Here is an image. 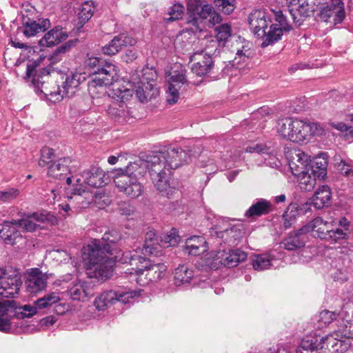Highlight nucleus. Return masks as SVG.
I'll return each instance as SVG.
<instances>
[{
  "label": "nucleus",
  "instance_id": "5fc2aeb1",
  "mask_svg": "<svg viewBox=\"0 0 353 353\" xmlns=\"http://www.w3.org/2000/svg\"><path fill=\"white\" fill-rule=\"evenodd\" d=\"M184 7L180 3L174 4L168 9L169 17H165V22H172L182 18L183 15Z\"/></svg>",
  "mask_w": 353,
  "mask_h": 353
},
{
  "label": "nucleus",
  "instance_id": "2f4dec72",
  "mask_svg": "<svg viewBox=\"0 0 353 353\" xmlns=\"http://www.w3.org/2000/svg\"><path fill=\"white\" fill-rule=\"evenodd\" d=\"M185 250L189 254L199 255L208 250V243L203 236H193L186 240Z\"/></svg>",
  "mask_w": 353,
  "mask_h": 353
},
{
  "label": "nucleus",
  "instance_id": "e2e57ef3",
  "mask_svg": "<svg viewBox=\"0 0 353 353\" xmlns=\"http://www.w3.org/2000/svg\"><path fill=\"white\" fill-rule=\"evenodd\" d=\"M335 165L336 170L343 175L346 176L347 175V172H349L351 168L353 167L352 161H346L344 159H340V161H337L336 157H335Z\"/></svg>",
  "mask_w": 353,
  "mask_h": 353
},
{
  "label": "nucleus",
  "instance_id": "58836bf2",
  "mask_svg": "<svg viewBox=\"0 0 353 353\" xmlns=\"http://www.w3.org/2000/svg\"><path fill=\"white\" fill-rule=\"evenodd\" d=\"M252 57V52L249 46V43H244L241 48H237L235 57L230 61L232 67L240 68L241 66L246 63Z\"/></svg>",
  "mask_w": 353,
  "mask_h": 353
},
{
  "label": "nucleus",
  "instance_id": "2eb2a0df",
  "mask_svg": "<svg viewBox=\"0 0 353 353\" xmlns=\"http://www.w3.org/2000/svg\"><path fill=\"white\" fill-rule=\"evenodd\" d=\"M316 130V123L295 119L294 121L292 131L290 132L291 135L290 141L298 143H303L314 136Z\"/></svg>",
  "mask_w": 353,
  "mask_h": 353
},
{
  "label": "nucleus",
  "instance_id": "e433bc0d",
  "mask_svg": "<svg viewBox=\"0 0 353 353\" xmlns=\"http://www.w3.org/2000/svg\"><path fill=\"white\" fill-rule=\"evenodd\" d=\"M117 291L107 290L96 297L94 304L99 311H103L117 303Z\"/></svg>",
  "mask_w": 353,
  "mask_h": 353
},
{
  "label": "nucleus",
  "instance_id": "052dcab7",
  "mask_svg": "<svg viewBox=\"0 0 353 353\" xmlns=\"http://www.w3.org/2000/svg\"><path fill=\"white\" fill-rule=\"evenodd\" d=\"M334 320H336V312L327 310L321 311L319 314V321L324 325H329Z\"/></svg>",
  "mask_w": 353,
  "mask_h": 353
},
{
  "label": "nucleus",
  "instance_id": "7c9ffc66",
  "mask_svg": "<svg viewBox=\"0 0 353 353\" xmlns=\"http://www.w3.org/2000/svg\"><path fill=\"white\" fill-rule=\"evenodd\" d=\"M68 294L73 301H84L88 296L92 295L90 284L85 281H79L74 283L68 291Z\"/></svg>",
  "mask_w": 353,
  "mask_h": 353
},
{
  "label": "nucleus",
  "instance_id": "72a5a7b5",
  "mask_svg": "<svg viewBox=\"0 0 353 353\" xmlns=\"http://www.w3.org/2000/svg\"><path fill=\"white\" fill-rule=\"evenodd\" d=\"M114 78L95 77L88 83V90L92 98H99L102 94L103 86H109L113 83Z\"/></svg>",
  "mask_w": 353,
  "mask_h": 353
},
{
  "label": "nucleus",
  "instance_id": "473e14b6",
  "mask_svg": "<svg viewBox=\"0 0 353 353\" xmlns=\"http://www.w3.org/2000/svg\"><path fill=\"white\" fill-rule=\"evenodd\" d=\"M9 221H5L1 229H0V239L4 243L14 245L20 240L23 239L22 235L15 227L11 226Z\"/></svg>",
  "mask_w": 353,
  "mask_h": 353
},
{
  "label": "nucleus",
  "instance_id": "49530a36",
  "mask_svg": "<svg viewBox=\"0 0 353 353\" xmlns=\"http://www.w3.org/2000/svg\"><path fill=\"white\" fill-rule=\"evenodd\" d=\"M151 260L140 255H136L134 257L132 270H134L137 275L143 274L145 271L148 270L150 266Z\"/></svg>",
  "mask_w": 353,
  "mask_h": 353
},
{
  "label": "nucleus",
  "instance_id": "4468645a",
  "mask_svg": "<svg viewBox=\"0 0 353 353\" xmlns=\"http://www.w3.org/2000/svg\"><path fill=\"white\" fill-rule=\"evenodd\" d=\"M274 19L276 23H272L271 26L272 28L270 29V32H269L266 44L275 43L281 39L284 31L290 32L292 29L283 11L279 10L274 12Z\"/></svg>",
  "mask_w": 353,
  "mask_h": 353
},
{
  "label": "nucleus",
  "instance_id": "3c124183",
  "mask_svg": "<svg viewBox=\"0 0 353 353\" xmlns=\"http://www.w3.org/2000/svg\"><path fill=\"white\" fill-rule=\"evenodd\" d=\"M61 300L58 293L50 292L41 299H37L34 302V305L39 307V309H43L48 307L53 304L57 303Z\"/></svg>",
  "mask_w": 353,
  "mask_h": 353
},
{
  "label": "nucleus",
  "instance_id": "f257e3e1",
  "mask_svg": "<svg viewBox=\"0 0 353 353\" xmlns=\"http://www.w3.org/2000/svg\"><path fill=\"white\" fill-rule=\"evenodd\" d=\"M190 152V150L173 148L151 154L149 161L151 179L161 195L171 199L177 193V190L170 184V175L172 170L191 161Z\"/></svg>",
  "mask_w": 353,
  "mask_h": 353
},
{
  "label": "nucleus",
  "instance_id": "cd10ccee",
  "mask_svg": "<svg viewBox=\"0 0 353 353\" xmlns=\"http://www.w3.org/2000/svg\"><path fill=\"white\" fill-rule=\"evenodd\" d=\"M306 210L303 205L291 203L282 216L284 228L287 230L292 228L295 224L297 217L304 214Z\"/></svg>",
  "mask_w": 353,
  "mask_h": 353
},
{
  "label": "nucleus",
  "instance_id": "c9c22d12",
  "mask_svg": "<svg viewBox=\"0 0 353 353\" xmlns=\"http://www.w3.org/2000/svg\"><path fill=\"white\" fill-rule=\"evenodd\" d=\"M107 112L112 119L119 123L127 122L130 118V111L123 103L109 105Z\"/></svg>",
  "mask_w": 353,
  "mask_h": 353
},
{
  "label": "nucleus",
  "instance_id": "680f3d73",
  "mask_svg": "<svg viewBox=\"0 0 353 353\" xmlns=\"http://www.w3.org/2000/svg\"><path fill=\"white\" fill-rule=\"evenodd\" d=\"M19 194L17 188H9L3 191H0V201L2 202H9L14 199Z\"/></svg>",
  "mask_w": 353,
  "mask_h": 353
},
{
  "label": "nucleus",
  "instance_id": "9b49d317",
  "mask_svg": "<svg viewBox=\"0 0 353 353\" xmlns=\"http://www.w3.org/2000/svg\"><path fill=\"white\" fill-rule=\"evenodd\" d=\"M247 256V253L240 249L232 250L225 254L219 252L212 263H208L207 265L211 269H218L220 265L231 268L244 261Z\"/></svg>",
  "mask_w": 353,
  "mask_h": 353
},
{
  "label": "nucleus",
  "instance_id": "c85d7f7f",
  "mask_svg": "<svg viewBox=\"0 0 353 353\" xmlns=\"http://www.w3.org/2000/svg\"><path fill=\"white\" fill-rule=\"evenodd\" d=\"M71 162L69 157H63L55 161L48 167V175L60 180L64 179L67 173L70 172L69 165Z\"/></svg>",
  "mask_w": 353,
  "mask_h": 353
},
{
  "label": "nucleus",
  "instance_id": "7ed1b4c3",
  "mask_svg": "<svg viewBox=\"0 0 353 353\" xmlns=\"http://www.w3.org/2000/svg\"><path fill=\"white\" fill-rule=\"evenodd\" d=\"M120 239L117 233L114 236L111 232H105L101 240L94 239L83 248V260L85 262L87 269L93 270L94 276L98 279L107 280L112 276L114 271L112 245Z\"/></svg>",
  "mask_w": 353,
  "mask_h": 353
},
{
  "label": "nucleus",
  "instance_id": "a878e982",
  "mask_svg": "<svg viewBox=\"0 0 353 353\" xmlns=\"http://www.w3.org/2000/svg\"><path fill=\"white\" fill-rule=\"evenodd\" d=\"M81 176L83 182L91 188H100L104 184L103 170L97 166H92L82 172Z\"/></svg>",
  "mask_w": 353,
  "mask_h": 353
},
{
  "label": "nucleus",
  "instance_id": "f8f14e48",
  "mask_svg": "<svg viewBox=\"0 0 353 353\" xmlns=\"http://www.w3.org/2000/svg\"><path fill=\"white\" fill-rule=\"evenodd\" d=\"M114 183L120 192L132 199L139 197L143 192V186L138 179L126 175L114 176Z\"/></svg>",
  "mask_w": 353,
  "mask_h": 353
},
{
  "label": "nucleus",
  "instance_id": "a19ab883",
  "mask_svg": "<svg viewBox=\"0 0 353 353\" xmlns=\"http://www.w3.org/2000/svg\"><path fill=\"white\" fill-rule=\"evenodd\" d=\"M16 325V323L12 321L11 310L5 303L0 301V331L8 332Z\"/></svg>",
  "mask_w": 353,
  "mask_h": 353
},
{
  "label": "nucleus",
  "instance_id": "39448f33",
  "mask_svg": "<svg viewBox=\"0 0 353 353\" xmlns=\"http://www.w3.org/2000/svg\"><path fill=\"white\" fill-rule=\"evenodd\" d=\"M312 225L315 235L330 243L348 239L350 223L345 216L331 222L324 221L321 217L317 216L312 220Z\"/></svg>",
  "mask_w": 353,
  "mask_h": 353
},
{
  "label": "nucleus",
  "instance_id": "ea45409f",
  "mask_svg": "<svg viewBox=\"0 0 353 353\" xmlns=\"http://www.w3.org/2000/svg\"><path fill=\"white\" fill-rule=\"evenodd\" d=\"M194 276V273L186 265H180L174 272V284L177 286L189 283Z\"/></svg>",
  "mask_w": 353,
  "mask_h": 353
},
{
  "label": "nucleus",
  "instance_id": "f03ea898",
  "mask_svg": "<svg viewBox=\"0 0 353 353\" xmlns=\"http://www.w3.org/2000/svg\"><path fill=\"white\" fill-rule=\"evenodd\" d=\"M43 60L41 56L36 60H30L26 65V72L24 78L28 81L31 79L33 85L46 95H50L55 98L54 100L60 101L63 97H71L75 93V89L81 83L85 81V74L81 72H72L65 74V81L61 85H55L54 90H49L46 83L52 71V66L38 68L41 62Z\"/></svg>",
  "mask_w": 353,
  "mask_h": 353
},
{
  "label": "nucleus",
  "instance_id": "864d4df0",
  "mask_svg": "<svg viewBox=\"0 0 353 353\" xmlns=\"http://www.w3.org/2000/svg\"><path fill=\"white\" fill-rule=\"evenodd\" d=\"M252 261L254 269L256 270H263L271 265L269 256L265 254L253 256Z\"/></svg>",
  "mask_w": 353,
  "mask_h": 353
},
{
  "label": "nucleus",
  "instance_id": "69168bd1",
  "mask_svg": "<svg viewBox=\"0 0 353 353\" xmlns=\"http://www.w3.org/2000/svg\"><path fill=\"white\" fill-rule=\"evenodd\" d=\"M170 79V83H173L175 85H179V84L183 85L187 82V79L185 78V76L183 70L173 71Z\"/></svg>",
  "mask_w": 353,
  "mask_h": 353
},
{
  "label": "nucleus",
  "instance_id": "37998d69",
  "mask_svg": "<svg viewBox=\"0 0 353 353\" xmlns=\"http://www.w3.org/2000/svg\"><path fill=\"white\" fill-rule=\"evenodd\" d=\"M79 42V40L72 39L64 43L61 46H59L50 55V60L51 63H55L60 61L63 56L68 52H69L71 48L76 46V44Z\"/></svg>",
  "mask_w": 353,
  "mask_h": 353
},
{
  "label": "nucleus",
  "instance_id": "a211bd4d",
  "mask_svg": "<svg viewBox=\"0 0 353 353\" xmlns=\"http://www.w3.org/2000/svg\"><path fill=\"white\" fill-rule=\"evenodd\" d=\"M150 157L151 154L147 156L145 161L139 160L132 163L131 162L124 169L120 168L117 170L114 176L126 175L130 178L138 179L139 177L143 176L146 172V170H148L151 176V170L150 168V166H149V164H150L149 162Z\"/></svg>",
  "mask_w": 353,
  "mask_h": 353
},
{
  "label": "nucleus",
  "instance_id": "6e6d98bb",
  "mask_svg": "<svg viewBox=\"0 0 353 353\" xmlns=\"http://www.w3.org/2000/svg\"><path fill=\"white\" fill-rule=\"evenodd\" d=\"M31 219H32L29 217L28 215L27 219L12 220L10 221V223L13 225H17L19 228H23L26 232H32L35 231L39 227V225L34 223Z\"/></svg>",
  "mask_w": 353,
  "mask_h": 353
},
{
  "label": "nucleus",
  "instance_id": "f704fd0d",
  "mask_svg": "<svg viewBox=\"0 0 353 353\" xmlns=\"http://www.w3.org/2000/svg\"><path fill=\"white\" fill-rule=\"evenodd\" d=\"M289 7V12L294 22L297 16L305 18L310 16L312 12L311 7L307 0H291Z\"/></svg>",
  "mask_w": 353,
  "mask_h": 353
},
{
  "label": "nucleus",
  "instance_id": "aec40b11",
  "mask_svg": "<svg viewBox=\"0 0 353 353\" xmlns=\"http://www.w3.org/2000/svg\"><path fill=\"white\" fill-rule=\"evenodd\" d=\"M210 236H216L224 243L230 245L236 244L241 238V230L236 226L223 228L216 225L210 231Z\"/></svg>",
  "mask_w": 353,
  "mask_h": 353
},
{
  "label": "nucleus",
  "instance_id": "412c9836",
  "mask_svg": "<svg viewBox=\"0 0 353 353\" xmlns=\"http://www.w3.org/2000/svg\"><path fill=\"white\" fill-rule=\"evenodd\" d=\"M23 34L27 37H34L39 32H43L50 28V21L48 19H39L35 21L29 17L23 19Z\"/></svg>",
  "mask_w": 353,
  "mask_h": 353
},
{
  "label": "nucleus",
  "instance_id": "0e129e2a",
  "mask_svg": "<svg viewBox=\"0 0 353 353\" xmlns=\"http://www.w3.org/2000/svg\"><path fill=\"white\" fill-rule=\"evenodd\" d=\"M137 296L135 291H117V302H122L123 303H130V300Z\"/></svg>",
  "mask_w": 353,
  "mask_h": 353
},
{
  "label": "nucleus",
  "instance_id": "393cba45",
  "mask_svg": "<svg viewBox=\"0 0 353 353\" xmlns=\"http://www.w3.org/2000/svg\"><path fill=\"white\" fill-rule=\"evenodd\" d=\"M273 210L271 202L265 199H258L245 212L244 216L248 219H256L267 215Z\"/></svg>",
  "mask_w": 353,
  "mask_h": 353
},
{
  "label": "nucleus",
  "instance_id": "4d7b16f0",
  "mask_svg": "<svg viewBox=\"0 0 353 353\" xmlns=\"http://www.w3.org/2000/svg\"><path fill=\"white\" fill-rule=\"evenodd\" d=\"M214 31L217 41L225 43L231 36L232 28L230 24L223 23L216 27Z\"/></svg>",
  "mask_w": 353,
  "mask_h": 353
},
{
  "label": "nucleus",
  "instance_id": "b1692460",
  "mask_svg": "<svg viewBox=\"0 0 353 353\" xmlns=\"http://www.w3.org/2000/svg\"><path fill=\"white\" fill-rule=\"evenodd\" d=\"M68 35L63 28L57 26L48 32L39 40V45L41 47H52L65 41Z\"/></svg>",
  "mask_w": 353,
  "mask_h": 353
},
{
  "label": "nucleus",
  "instance_id": "774afa93",
  "mask_svg": "<svg viewBox=\"0 0 353 353\" xmlns=\"http://www.w3.org/2000/svg\"><path fill=\"white\" fill-rule=\"evenodd\" d=\"M343 333L347 339H353V314L351 319L343 324Z\"/></svg>",
  "mask_w": 353,
  "mask_h": 353
},
{
  "label": "nucleus",
  "instance_id": "bb28decb",
  "mask_svg": "<svg viewBox=\"0 0 353 353\" xmlns=\"http://www.w3.org/2000/svg\"><path fill=\"white\" fill-rule=\"evenodd\" d=\"M331 199L330 187L327 185H323L316 190L310 199V205H313L317 210H320L329 206L331 203Z\"/></svg>",
  "mask_w": 353,
  "mask_h": 353
},
{
  "label": "nucleus",
  "instance_id": "f3484780",
  "mask_svg": "<svg viewBox=\"0 0 353 353\" xmlns=\"http://www.w3.org/2000/svg\"><path fill=\"white\" fill-rule=\"evenodd\" d=\"M22 285L21 276L18 274L7 276V272L0 280V295L5 298H14Z\"/></svg>",
  "mask_w": 353,
  "mask_h": 353
},
{
  "label": "nucleus",
  "instance_id": "20e7f679",
  "mask_svg": "<svg viewBox=\"0 0 353 353\" xmlns=\"http://www.w3.org/2000/svg\"><path fill=\"white\" fill-rule=\"evenodd\" d=\"M350 347L348 341L332 335L307 336L302 339L296 353H344Z\"/></svg>",
  "mask_w": 353,
  "mask_h": 353
},
{
  "label": "nucleus",
  "instance_id": "c03bdc74",
  "mask_svg": "<svg viewBox=\"0 0 353 353\" xmlns=\"http://www.w3.org/2000/svg\"><path fill=\"white\" fill-rule=\"evenodd\" d=\"M274 145L275 143L272 141L254 143L248 146L245 149V152L250 153L270 154L272 153Z\"/></svg>",
  "mask_w": 353,
  "mask_h": 353
},
{
  "label": "nucleus",
  "instance_id": "4be33fe9",
  "mask_svg": "<svg viewBox=\"0 0 353 353\" xmlns=\"http://www.w3.org/2000/svg\"><path fill=\"white\" fill-rule=\"evenodd\" d=\"M70 192L71 196L69 199H74L77 203L82 208L88 206L92 201L93 195L83 183L81 179L76 180V184L73 185L68 193Z\"/></svg>",
  "mask_w": 353,
  "mask_h": 353
},
{
  "label": "nucleus",
  "instance_id": "423d86ee",
  "mask_svg": "<svg viewBox=\"0 0 353 353\" xmlns=\"http://www.w3.org/2000/svg\"><path fill=\"white\" fill-rule=\"evenodd\" d=\"M176 228H172L170 234L164 236V240H161L159 243V239L157 234L150 230L146 232L145 235V241L143 245L142 253L144 255L160 256H163L164 252L162 249L163 247H174L176 246L179 241L180 236L177 234Z\"/></svg>",
  "mask_w": 353,
  "mask_h": 353
},
{
  "label": "nucleus",
  "instance_id": "4c0bfd02",
  "mask_svg": "<svg viewBox=\"0 0 353 353\" xmlns=\"http://www.w3.org/2000/svg\"><path fill=\"white\" fill-rule=\"evenodd\" d=\"M214 66L212 57L208 54H204L202 59L194 63L192 66V71L197 76H205L208 74Z\"/></svg>",
  "mask_w": 353,
  "mask_h": 353
},
{
  "label": "nucleus",
  "instance_id": "6e6552de",
  "mask_svg": "<svg viewBox=\"0 0 353 353\" xmlns=\"http://www.w3.org/2000/svg\"><path fill=\"white\" fill-rule=\"evenodd\" d=\"M211 5L201 0H188L187 3V23L201 31V23L211 12Z\"/></svg>",
  "mask_w": 353,
  "mask_h": 353
},
{
  "label": "nucleus",
  "instance_id": "6ab92c4d",
  "mask_svg": "<svg viewBox=\"0 0 353 353\" xmlns=\"http://www.w3.org/2000/svg\"><path fill=\"white\" fill-rule=\"evenodd\" d=\"M302 157V162L305 163V168L312 174L314 178L319 180L323 179L327 175V161L326 159L318 157H315L310 163H307V157L303 152H299L296 154Z\"/></svg>",
  "mask_w": 353,
  "mask_h": 353
},
{
  "label": "nucleus",
  "instance_id": "13d9d810",
  "mask_svg": "<svg viewBox=\"0 0 353 353\" xmlns=\"http://www.w3.org/2000/svg\"><path fill=\"white\" fill-rule=\"evenodd\" d=\"M214 5L225 14H231L236 8V0H214Z\"/></svg>",
  "mask_w": 353,
  "mask_h": 353
},
{
  "label": "nucleus",
  "instance_id": "603ef678",
  "mask_svg": "<svg viewBox=\"0 0 353 353\" xmlns=\"http://www.w3.org/2000/svg\"><path fill=\"white\" fill-rule=\"evenodd\" d=\"M166 266L161 263H150V266L148 270V275L150 276V280H159L165 274Z\"/></svg>",
  "mask_w": 353,
  "mask_h": 353
},
{
  "label": "nucleus",
  "instance_id": "1a4fd4ad",
  "mask_svg": "<svg viewBox=\"0 0 353 353\" xmlns=\"http://www.w3.org/2000/svg\"><path fill=\"white\" fill-rule=\"evenodd\" d=\"M318 16L325 22H331L332 19L334 24L341 23L345 17L343 1L330 0L321 7Z\"/></svg>",
  "mask_w": 353,
  "mask_h": 353
},
{
  "label": "nucleus",
  "instance_id": "de8ad7c7",
  "mask_svg": "<svg viewBox=\"0 0 353 353\" xmlns=\"http://www.w3.org/2000/svg\"><path fill=\"white\" fill-rule=\"evenodd\" d=\"M94 11V7L93 1H85L81 5L79 12V23L81 24L80 27H83V26L91 19Z\"/></svg>",
  "mask_w": 353,
  "mask_h": 353
},
{
  "label": "nucleus",
  "instance_id": "a18cd8bd",
  "mask_svg": "<svg viewBox=\"0 0 353 353\" xmlns=\"http://www.w3.org/2000/svg\"><path fill=\"white\" fill-rule=\"evenodd\" d=\"M294 121L291 118L279 119L277 122L276 131L284 139H290V132L292 131Z\"/></svg>",
  "mask_w": 353,
  "mask_h": 353
},
{
  "label": "nucleus",
  "instance_id": "338daca9",
  "mask_svg": "<svg viewBox=\"0 0 353 353\" xmlns=\"http://www.w3.org/2000/svg\"><path fill=\"white\" fill-rule=\"evenodd\" d=\"M179 90L173 83H170L168 86V96L167 101L169 104H174L179 99Z\"/></svg>",
  "mask_w": 353,
  "mask_h": 353
},
{
  "label": "nucleus",
  "instance_id": "0eeeda50",
  "mask_svg": "<svg viewBox=\"0 0 353 353\" xmlns=\"http://www.w3.org/2000/svg\"><path fill=\"white\" fill-rule=\"evenodd\" d=\"M248 24L251 32L253 34L259 38L262 39L263 42L261 47L265 48L270 44H266L269 32L272 21L270 16L262 10H256L252 11L248 17Z\"/></svg>",
  "mask_w": 353,
  "mask_h": 353
},
{
  "label": "nucleus",
  "instance_id": "8fccbe9b",
  "mask_svg": "<svg viewBox=\"0 0 353 353\" xmlns=\"http://www.w3.org/2000/svg\"><path fill=\"white\" fill-rule=\"evenodd\" d=\"M56 155L54 150L49 147H43L41 150V157L39 160V165L40 167L50 166L55 161Z\"/></svg>",
  "mask_w": 353,
  "mask_h": 353
},
{
  "label": "nucleus",
  "instance_id": "bf43d9fd",
  "mask_svg": "<svg viewBox=\"0 0 353 353\" xmlns=\"http://www.w3.org/2000/svg\"><path fill=\"white\" fill-rule=\"evenodd\" d=\"M137 254H132L130 251L127 252H120L117 254V255L112 257V260L114 261V265L115 262L118 261L121 263H129L130 265L132 264V261L134 257H135Z\"/></svg>",
  "mask_w": 353,
  "mask_h": 353
},
{
  "label": "nucleus",
  "instance_id": "dca6fc26",
  "mask_svg": "<svg viewBox=\"0 0 353 353\" xmlns=\"http://www.w3.org/2000/svg\"><path fill=\"white\" fill-rule=\"evenodd\" d=\"M302 157L300 155L298 156L296 161L298 164L294 161L290 162V167L292 170V172L294 175H301L300 181V187L305 191H310L315 185L316 180L317 178H314L309 171L305 168L304 162H302Z\"/></svg>",
  "mask_w": 353,
  "mask_h": 353
},
{
  "label": "nucleus",
  "instance_id": "79ce46f5",
  "mask_svg": "<svg viewBox=\"0 0 353 353\" xmlns=\"http://www.w3.org/2000/svg\"><path fill=\"white\" fill-rule=\"evenodd\" d=\"M283 248L288 251H295L305 247V240L290 232L282 241Z\"/></svg>",
  "mask_w": 353,
  "mask_h": 353
},
{
  "label": "nucleus",
  "instance_id": "ddd939ff",
  "mask_svg": "<svg viewBox=\"0 0 353 353\" xmlns=\"http://www.w3.org/2000/svg\"><path fill=\"white\" fill-rule=\"evenodd\" d=\"M137 40L127 33H120L114 36L107 44L101 48V52L107 56H114L119 52L123 48L134 46Z\"/></svg>",
  "mask_w": 353,
  "mask_h": 353
},
{
  "label": "nucleus",
  "instance_id": "9d476101",
  "mask_svg": "<svg viewBox=\"0 0 353 353\" xmlns=\"http://www.w3.org/2000/svg\"><path fill=\"white\" fill-rule=\"evenodd\" d=\"M85 65L90 70V72L95 77L101 78H114L117 74L116 66L106 60L97 57H88Z\"/></svg>",
  "mask_w": 353,
  "mask_h": 353
},
{
  "label": "nucleus",
  "instance_id": "09e8293b",
  "mask_svg": "<svg viewBox=\"0 0 353 353\" xmlns=\"http://www.w3.org/2000/svg\"><path fill=\"white\" fill-rule=\"evenodd\" d=\"M19 309L22 310V311H15L11 310L12 321H13L14 319H23L25 318L32 317L37 313V310L39 309V307H37V305L34 307L30 305H25Z\"/></svg>",
  "mask_w": 353,
  "mask_h": 353
},
{
  "label": "nucleus",
  "instance_id": "c756f323",
  "mask_svg": "<svg viewBox=\"0 0 353 353\" xmlns=\"http://www.w3.org/2000/svg\"><path fill=\"white\" fill-rule=\"evenodd\" d=\"M25 285L30 293L36 294L46 288V278L41 272L36 270L27 278Z\"/></svg>",
  "mask_w": 353,
  "mask_h": 353
},
{
  "label": "nucleus",
  "instance_id": "5701e85b",
  "mask_svg": "<svg viewBox=\"0 0 353 353\" xmlns=\"http://www.w3.org/2000/svg\"><path fill=\"white\" fill-rule=\"evenodd\" d=\"M153 78H145L141 79L139 82L134 83V90L139 101L142 103L147 102L154 97L157 94V90L154 89Z\"/></svg>",
  "mask_w": 353,
  "mask_h": 353
}]
</instances>
